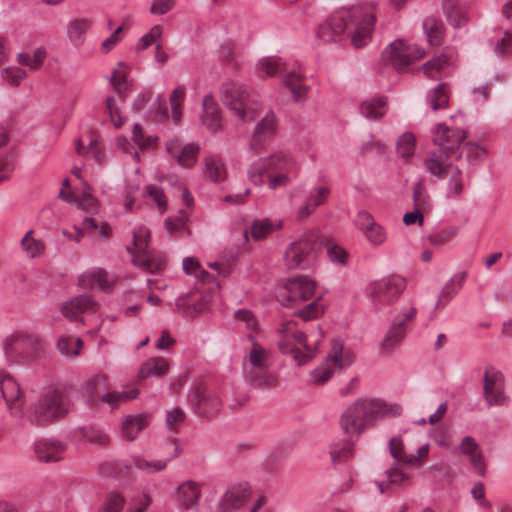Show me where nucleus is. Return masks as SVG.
Listing matches in <instances>:
<instances>
[{"instance_id": "nucleus-1", "label": "nucleus", "mask_w": 512, "mask_h": 512, "mask_svg": "<svg viewBox=\"0 0 512 512\" xmlns=\"http://www.w3.org/2000/svg\"><path fill=\"white\" fill-rule=\"evenodd\" d=\"M374 24L375 16L362 8H340L320 24L316 35L324 43L346 35L356 48H363L371 40Z\"/></svg>"}, {"instance_id": "nucleus-2", "label": "nucleus", "mask_w": 512, "mask_h": 512, "mask_svg": "<svg viewBox=\"0 0 512 512\" xmlns=\"http://www.w3.org/2000/svg\"><path fill=\"white\" fill-rule=\"evenodd\" d=\"M277 332L280 350L293 354L298 365L306 364L315 355L323 340V332L319 327L304 334L298 330L293 320L283 322Z\"/></svg>"}, {"instance_id": "nucleus-3", "label": "nucleus", "mask_w": 512, "mask_h": 512, "mask_svg": "<svg viewBox=\"0 0 512 512\" xmlns=\"http://www.w3.org/2000/svg\"><path fill=\"white\" fill-rule=\"evenodd\" d=\"M220 98L224 106L240 121H252L260 110V103L250 89L239 82L226 80L220 86Z\"/></svg>"}, {"instance_id": "nucleus-4", "label": "nucleus", "mask_w": 512, "mask_h": 512, "mask_svg": "<svg viewBox=\"0 0 512 512\" xmlns=\"http://www.w3.org/2000/svg\"><path fill=\"white\" fill-rule=\"evenodd\" d=\"M273 363L270 352L256 342L248 352L243 363L245 381L254 388L269 390L277 385V378L269 372Z\"/></svg>"}, {"instance_id": "nucleus-5", "label": "nucleus", "mask_w": 512, "mask_h": 512, "mask_svg": "<svg viewBox=\"0 0 512 512\" xmlns=\"http://www.w3.org/2000/svg\"><path fill=\"white\" fill-rule=\"evenodd\" d=\"M255 72L259 78L282 76L283 85L289 88L295 101H302L307 94L303 84V74L296 69H289L287 64L277 56H265L258 60Z\"/></svg>"}, {"instance_id": "nucleus-6", "label": "nucleus", "mask_w": 512, "mask_h": 512, "mask_svg": "<svg viewBox=\"0 0 512 512\" xmlns=\"http://www.w3.org/2000/svg\"><path fill=\"white\" fill-rule=\"evenodd\" d=\"M70 399L57 389L46 392L35 404L31 405L26 417L30 423L46 425L65 417L70 410Z\"/></svg>"}, {"instance_id": "nucleus-7", "label": "nucleus", "mask_w": 512, "mask_h": 512, "mask_svg": "<svg viewBox=\"0 0 512 512\" xmlns=\"http://www.w3.org/2000/svg\"><path fill=\"white\" fill-rule=\"evenodd\" d=\"M268 172H287L298 175L299 163L288 153L275 152L269 157L259 158L254 161L248 169V178L255 185L264 183L265 175Z\"/></svg>"}, {"instance_id": "nucleus-8", "label": "nucleus", "mask_w": 512, "mask_h": 512, "mask_svg": "<svg viewBox=\"0 0 512 512\" xmlns=\"http://www.w3.org/2000/svg\"><path fill=\"white\" fill-rule=\"evenodd\" d=\"M150 231L141 227L134 231L133 248L128 250L133 254V263L148 273H157L165 267V257L160 252L148 250Z\"/></svg>"}, {"instance_id": "nucleus-9", "label": "nucleus", "mask_w": 512, "mask_h": 512, "mask_svg": "<svg viewBox=\"0 0 512 512\" xmlns=\"http://www.w3.org/2000/svg\"><path fill=\"white\" fill-rule=\"evenodd\" d=\"M322 248L319 236L310 232L298 241L292 242L286 249L284 261L289 269L307 268Z\"/></svg>"}, {"instance_id": "nucleus-10", "label": "nucleus", "mask_w": 512, "mask_h": 512, "mask_svg": "<svg viewBox=\"0 0 512 512\" xmlns=\"http://www.w3.org/2000/svg\"><path fill=\"white\" fill-rule=\"evenodd\" d=\"M425 51L418 45L396 39L387 45L381 53V61L398 72L408 70L411 63L421 59Z\"/></svg>"}, {"instance_id": "nucleus-11", "label": "nucleus", "mask_w": 512, "mask_h": 512, "mask_svg": "<svg viewBox=\"0 0 512 512\" xmlns=\"http://www.w3.org/2000/svg\"><path fill=\"white\" fill-rule=\"evenodd\" d=\"M41 350L40 339L32 334L15 332L3 341V351L8 361H32Z\"/></svg>"}, {"instance_id": "nucleus-12", "label": "nucleus", "mask_w": 512, "mask_h": 512, "mask_svg": "<svg viewBox=\"0 0 512 512\" xmlns=\"http://www.w3.org/2000/svg\"><path fill=\"white\" fill-rule=\"evenodd\" d=\"M406 288V280L399 275H391L371 282L367 292L376 309L396 302Z\"/></svg>"}, {"instance_id": "nucleus-13", "label": "nucleus", "mask_w": 512, "mask_h": 512, "mask_svg": "<svg viewBox=\"0 0 512 512\" xmlns=\"http://www.w3.org/2000/svg\"><path fill=\"white\" fill-rule=\"evenodd\" d=\"M188 400L195 413L201 417H212L216 415L222 406L220 398L201 384L192 386L188 393Z\"/></svg>"}, {"instance_id": "nucleus-14", "label": "nucleus", "mask_w": 512, "mask_h": 512, "mask_svg": "<svg viewBox=\"0 0 512 512\" xmlns=\"http://www.w3.org/2000/svg\"><path fill=\"white\" fill-rule=\"evenodd\" d=\"M314 295L315 282L308 276H296L286 284L285 292L279 295V300L283 305L294 306L312 299Z\"/></svg>"}, {"instance_id": "nucleus-15", "label": "nucleus", "mask_w": 512, "mask_h": 512, "mask_svg": "<svg viewBox=\"0 0 512 512\" xmlns=\"http://www.w3.org/2000/svg\"><path fill=\"white\" fill-rule=\"evenodd\" d=\"M484 399L488 406H504L508 402L504 375L494 367L486 368L484 373Z\"/></svg>"}, {"instance_id": "nucleus-16", "label": "nucleus", "mask_w": 512, "mask_h": 512, "mask_svg": "<svg viewBox=\"0 0 512 512\" xmlns=\"http://www.w3.org/2000/svg\"><path fill=\"white\" fill-rule=\"evenodd\" d=\"M359 401L367 426L378 419L395 417L402 413L401 405L396 402H388L381 398H359Z\"/></svg>"}, {"instance_id": "nucleus-17", "label": "nucleus", "mask_w": 512, "mask_h": 512, "mask_svg": "<svg viewBox=\"0 0 512 512\" xmlns=\"http://www.w3.org/2000/svg\"><path fill=\"white\" fill-rule=\"evenodd\" d=\"M467 134L461 129H451L439 123L433 130V142L446 157H450L460 147Z\"/></svg>"}, {"instance_id": "nucleus-18", "label": "nucleus", "mask_w": 512, "mask_h": 512, "mask_svg": "<svg viewBox=\"0 0 512 512\" xmlns=\"http://www.w3.org/2000/svg\"><path fill=\"white\" fill-rule=\"evenodd\" d=\"M201 496L202 484L192 479L180 482L173 492V499L178 507L186 511H197Z\"/></svg>"}, {"instance_id": "nucleus-19", "label": "nucleus", "mask_w": 512, "mask_h": 512, "mask_svg": "<svg viewBox=\"0 0 512 512\" xmlns=\"http://www.w3.org/2000/svg\"><path fill=\"white\" fill-rule=\"evenodd\" d=\"M340 426L343 432L351 436H360L367 427L362 414L359 398L349 403L340 416Z\"/></svg>"}, {"instance_id": "nucleus-20", "label": "nucleus", "mask_w": 512, "mask_h": 512, "mask_svg": "<svg viewBox=\"0 0 512 512\" xmlns=\"http://www.w3.org/2000/svg\"><path fill=\"white\" fill-rule=\"evenodd\" d=\"M199 144L192 142L182 145L177 138H170L166 142L167 153L176 159L178 165L184 168H191L197 162Z\"/></svg>"}, {"instance_id": "nucleus-21", "label": "nucleus", "mask_w": 512, "mask_h": 512, "mask_svg": "<svg viewBox=\"0 0 512 512\" xmlns=\"http://www.w3.org/2000/svg\"><path fill=\"white\" fill-rule=\"evenodd\" d=\"M0 391L7 409L11 414L17 416L20 411L23 392L15 378L5 371H0Z\"/></svg>"}, {"instance_id": "nucleus-22", "label": "nucleus", "mask_w": 512, "mask_h": 512, "mask_svg": "<svg viewBox=\"0 0 512 512\" xmlns=\"http://www.w3.org/2000/svg\"><path fill=\"white\" fill-rule=\"evenodd\" d=\"M357 221L360 230L373 247L381 246L386 242V229L377 223L369 212L360 211L357 215Z\"/></svg>"}, {"instance_id": "nucleus-23", "label": "nucleus", "mask_w": 512, "mask_h": 512, "mask_svg": "<svg viewBox=\"0 0 512 512\" xmlns=\"http://www.w3.org/2000/svg\"><path fill=\"white\" fill-rule=\"evenodd\" d=\"M331 189L328 185H316L311 188L305 201L296 210L298 220H303L314 213L317 207L323 205L330 195Z\"/></svg>"}, {"instance_id": "nucleus-24", "label": "nucleus", "mask_w": 512, "mask_h": 512, "mask_svg": "<svg viewBox=\"0 0 512 512\" xmlns=\"http://www.w3.org/2000/svg\"><path fill=\"white\" fill-rule=\"evenodd\" d=\"M251 494L247 483H241L229 487L220 498L218 503V512H229L240 508Z\"/></svg>"}, {"instance_id": "nucleus-25", "label": "nucleus", "mask_w": 512, "mask_h": 512, "mask_svg": "<svg viewBox=\"0 0 512 512\" xmlns=\"http://www.w3.org/2000/svg\"><path fill=\"white\" fill-rule=\"evenodd\" d=\"M336 370H345L352 366L355 361L353 350L346 346L340 339H334L331 342V348L325 358Z\"/></svg>"}, {"instance_id": "nucleus-26", "label": "nucleus", "mask_w": 512, "mask_h": 512, "mask_svg": "<svg viewBox=\"0 0 512 512\" xmlns=\"http://www.w3.org/2000/svg\"><path fill=\"white\" fill-rule=\"evenodd\" d=\"M93 27V22L87 17H75L68 21L65 33L68 42L75 48H80L86 41L87 34Z\"/></svg>"}, {"instance_id": "nucleus-27", "label": "nucleus", "mask_w": 512, "mask_h": 512, "mask_svg": "<svg viewBox=\"0 0 512 512\" xmlns=\"http://www.w3.org/2000/svg\"><path fill=\"white\" fill-rule=\"evenodd\" d=\"M202 110V125L211 132L219 131L222 127L221 109L212 94L204 96Z\"/></svg>"}, {"instance_id": "nucleus-28", "label": "nucleus", "mask_w": 512, "mask_h": 512, "mask_svg": "<svg viewBox=\"0 0 512 512\" xmlns=\"http://www.w3.org/2000/svg\"><path fill=\"white\" fill-rule=\"evenodd\" d=\"M459 451L468 458L471 466L478 475H485L486 466L483 454L474 438L465 436L460 442Z\"/></svg>"}, {"instance_id": "nucleus-29", "label": "nucleus", "mask_w": 512, "mask_h": 512, "mask_svg": "<svg viewBox=\"0 0 512 512\" xmlns=\"http://www.w3.org/2000/svg\"><path fill=\"white\" fill-rule=\"evenodd\" d=\"M97 303L88 294H82L70 299L62 305V314L70 320H77L87 311L95 312Z\"/></svg>"}, {"instance_id": "nucleus-30", "label": "nucleus", "mask_w": 512, "mask_h": 512, "mask_svg": "<svg viewBox=\"0 0 512 512\" xmlns=\"http://www.w3.org/2000/svg\"><path fill=\"white\" fill-rule=\"evenodd\" d=\"M152 420L149 413L142 412L134 415H127L121 422V435L124 439L133 441L137 434L144 430Z\"/></svg>"}, {"instance_id": "nucleus-31", "label": "nucleus", "mask_w": 512, "mask_h": 512, "mask_svg": "<svg viewBox=\"0 0 512 512\" xmlns=\"http://www.w3.org/2000/svg\"><path fill=\"white\" fill-rule=\"evenodd\" d=\"M276 128L277 120L275 113L272 110H269L255 126L251 140V147L253 149L260 148L265 140L274 134Z\"/></svg>"}, {"instance_id": "nucleus-32", "label": "nucleus", "mask_w": 512, "mask_h": 512, "mask_svg": "<svg viewBox=\"0 0 512 512\" xmlns=\"http://www.w3.org/2000/svg\"><path fill=\"white\" fill-rule=\"evenodd\" d=\"M456 57L452 50H446L439 56L426 62L422 69L428 78H435L437 74H447L451 67L455 64Z\"/></svg>"}, {"instance_id": "nucleus-33", "label": "nucleus", "mask_w": 512, "mask_h": 512, "mask_svg": "<svg viewBox=\"0 0 512 512\" xmlns=\"http://www.w3.org/2000/svg\"><path fill=\"white\" fill-rule=\"evenodd\" d=\"M112 282L107 271L102 268L88 269L79 277V283L83 288L106 290L111 287Z\"/></svg>"}, {"instance_id": "nucleus-34", "label": "nucleus", "mask_w": 512, "mask_h": 512, "mask_svg": "<svg viewBox=\"0 0 512 512\" xmlns=\"http://www.w3.org/2000/svg\"><path fill=\"white\" fill-rule=\"evenodd\" d=\"M34 450L41 461H58L65 450V446L54 439H43L35 443Z\"/></svg>"}, {"instance_id": "nucleus-35", "label": "nucleus", "mask_w": 512, "mask_h": 512, "mask_svg": "<svg viewBox=\"0 0 512 512\" xmlns=\"http://www.w3.org/2000/svg\"><path fill=\"white\" fill-rule=\"evenodd\" d=\"M76 151L79 155L92 159L97 163L105 161V154L102 151L101 145L94 135L81 137L76 143Z\"/></svg>"}, {"instance_id": "nucleus-36", "label": "nucleus", "mask_w": 512, "mask_h": 512, "mask_svg": "<svg viewBox=\"0 0 512 512\" xmlns=\"http://www.w3.org/2000/svg\"><path fill=\"white\" fill-rule=\"evenodd\" d=\"M449 157H446L441 151H433L429 157L425 160V167L431 176L436 179H443L446 177L450 170L454 169L453 166L448 162Z\"/></svg>"}, {"instance_id": "nucleus-37", "label": "nucleus", "mask_w": 512, "mask_h": 512, "mask_svg": "<svg viewBox=\"0 0 512 512\" xmlns=\"http://www.w3.org/2000/svg\"><path fill=\"white\" fill-rule=\"evenodd\" d=\"M467 278V273L460 271L455 273L442 288L436 306H445L448 304L454 296H456L462 289Z\"/></svg>"}, {"instance_id": "nucleus-38", "label": "nucleus", "mask_w": 512, "mask_h": 512, "mask_svg": "<svg viewBox=\"0 0 512 512\" xmlns=\"http://www.w3.org/2000/svg\"><path fill=\"white\" fill-rule=\"evenodd\" d=\"M107 375L104 373H97L85 381L81 386V395L85 401L92 406L99 405L98 388L106 387Z\"/></svg>"}, {"instance_id": "nucleus-39", "label": "nucleus", "mask_w": 512, "mask_h": 512, "mask_svg": "<svg viewBox=\"0 0 512 512\" xmlns=\"http://www.w3.org/2000/svg\"><path fill=\"white\" fill-rule=\"evenodd\" d=\"M283 222L280 219L261 218L252 222L250 234L254 241H262L273 232L280 230Z\"/></svg>"}, {"instance_id": "nucleus-40", "label": "nucleus", "mask_w": 512, "mask_h": 512, "mask_svg": "<svg viewBox=\"0 0 512 512\" xmlns=\"http://www.w3.org/2000/svg\"><path fill=\"white\" fill-rule=\"evenodd\" d=\"M361 115L368 120H380L387 112L386 97H371L360 104Z\"/></svg>"}, {"instance_id": "nucleus-41", "label": "nucleus", "mask_w": 512, "mask_h": 512, "mask_svg": "<svg viewBox=\"0 0 512 512\" xmlns=\"http://www.w3.org/2000/svg\"><path fill=\"white\" fill-rule=\"evenodd\" d=\"M169 371V363L163 357H152L143 362L138 371L140 379L163 377Z\"/></svg>"}, {"instance_id": "nucleus-42", "label": "nucleus", "mask_w": 512, "mask_h": 512, "mask_svg": "<svg viewBox=\"0 0 512 512\" xmlns=\"http://www.w3.org/2000/svg\"><path fill=\"white\" fill-rule=\"evenodd\" d=\"M407 332L408 327L404 326L403 322L392 321L384 339L381 342V349L383 351H392L405 339Z\"/></svg>"}, {"instance_id": "nucleus-43", "label": "nucleus", "mask_w": 512, "mask_h": 512, "mask_svg": "<svg viewBox=\"0 0 512 512\" xmlns=\"http://www.w3.org/2000/svg\"><path fill=\"white\" fill-rule=\"evenodd\" d=\"M127 73L126 65L123 62H118L117 66L112 69V74L109 78L111 86L122 99L126 97L131 86Z\"/></svg>"}, {"instance_id": "nucleus-44", "label": "nucleus", "mask_w": 512, "mask_h": 512, "mask_svg": "<svg viewBox=\"0 0 512 512\" xmlns=\"http://www.w3.org/2000/svg\"><path fill=\"white\" fill-rule=\"evenodd\" d=\"M422 26L429 45L439 46L444 37V26L442 21L435 16H428L423 20Z\"/></svg>"}, {"instance_id": "nucleus-45", "label": "nucleus", "mask_w": 512, "mask_h": 512, "mask_svg": "<svg viewBox=\"0 0 512 512\" xmlns=\"http://www.w3.org/2000/svg\"><path fill=\"white\" fill-rule=\"evenodd\" d=\"M59 196L69 203H76L79 207L89 213H94L98 209L97 199L90 193V187H87L81 195H74L73 193H66L63 190L59 192Z\"/></svg>"}, {"instance_id": "nucleus-46", "label": "nucleus", "mask_w": 512, "mask_h": 512, "mask_svg": "<svg viewBox=\"0 0 512 512\" xmlns=\"http://www.w3.org/2000/svg\"><path fill=\"white\" fill-rule=\"evenodd\" d=\"M34 231L31 229L25 233L21 239L20 246L28 258L34 259L41 257L45 253V243L42 240L33 237Z\"/></svg>"}, {"instance_id": "nucleus-47", "label": "nucleus", "mask_w": 512, "mask_h": 512, "mask_svg": "<svg viewBox=\"0 0 512 512\" xmlns=\"http://www.w3.org/2000/svg\"><path fill=\"white\" fill-rule=\"evenodd\" d=\"M404 466L403 462L394 461L385 471L389 485L399 488L411 481L412 475L405 471Z\"/></svg>"}, {"instance_id": "nucleus-48", "label": "nucleus", "mask_w": 512, "mask_h": 512, "mask_svg": "<svg viewBox=\"0 0 512 512\" xmlns=\"http://www.w3.org/2000/svg\"><path fill=\"white\" fill-rule=\"evenodd\" d=\"M204 175L213 182H219L226 177V167L223 160L214 155L205 157Z\"/></svg>"}, {"instance_id": "nucleus-49", "label": "nucleus", "mask_w": 512, "mask_h": 512, "mask_svg": "<svg viewBox=\"0 0 512 512\" xmlns=\"http://www.w3.org/2000/svg\"><path fill=\"white\" fill-rule=\"evenodd\" d=\"M139 395V390L133 388L123 391H111L100 396L99 404L106 403L112 410L116 409L122 402L135 399Z\"/></svg>"}, {"instance_id": "nucleus-50", "label": "nucleus", "mask_w": 512, "mask_h": 512, "mask_svg": "<svg viewBox=\"0 0 512 512\" xmlns=\"http://www.w3.org/2000/svg\"><path fill=\"white\" fill-rule=\"evenodd\" d=\"M448 177L446 197L448 199H459L464 191L462 171L455 167L446 175Z\"/></svg>"}, {"instance_id": "nucleus-51", "label": "nucleus", "mask_w": 512, "mask_h": 512, "mask_svg": "<svg viewBox=\"0 0 512 512\" xmlns=\"http://www.w3.org/2000/svg\"><path fill=\"white\" fill-rule=\"evenodd\" d=\"M426 102L428 107L433 111L446 108L449 103L446 85L439 83L432 91L428 92Z\"/></svg>"}, {"instance_id": "nucleus-52", "label": "nucleus", "mask_w": 512, "mask_h": 512, "mask_svg": "<svg viewBox=\"0 0 512 512\" xmlns=\"http://www.w3.org/2000/svg\"><path fill=\"white\" fill-rule=\"evenodd\" d=\"M354 455V443L348 440L334 442L330 447V456L334 464L348 461Z\"/></svg>"}, {"instance_id": "nucleus-53", "label": "nucleus", "mask_w": 512, "mask_h": 512, "mask_svg": "<svg viewBox=\"0 0 512 512\" xmlns=\"http://www.w3.org/2000/svg\"><path fill=\"white\" fill-rule=\"evenodd\" d=\"M416 138L411 132L403 133L397 140V154L405 162L411 160L415 153Z\"/></svg>"}, {"instance_id": "nucleus-54", "label": "nucleus", "mask_w": 512, "mask_h": 512, "mask_svg": "<svg viewBox=\"0 0 512 512\" xmlns=\"http://www.w3.org/2000/svg\"><path fill=\"white\" fill-rule=\"evenodd\" d=\"M459 227L456 225H446L433 230L428 235V241L435 246L443 245L451 241L458 233Z\"/></svg>"}, {"instance_id": "nucleus-55", "label": "nucleus", "mask_w": 512, "mask_h": 512, "mask_svg": "<svg viewBox=\"0 0 512 512\" xmlns=\"http://www.w3.org/2000/svg\"><path fill=\"white\" fill-rule=\"evenodd\" d=\"M170 460L171 458L161 460L148 459L145 457H135L133 458V465L135 466V468L142 470L146 473H156L164 470Z\"/></svg>"}, {"instance_id": "nucleus-56", "label": "nucleus", "mask_w": 512, "mask_h": 512, "mask_svg": "<svg viewBox=\"0 0 512 512\" xmlns=\"http://www.w3.org/2000/svg\"><path fill=\"white\" fill-rule=\"evenodd\" d=\"M219 53L225 62L232 68L237 69L240 66V51L233 42L224 41L221 43Z\"/></svg>"}, {"instance_id": "nucleus-57", "label": "nucleus", "mask_w": 512, "mask_h": 512, "mask_svg": "<svg viewBox=\"0 0 512 512\" xmlns=\"http://www.w3.org/2000/svg\"><path fill=\"white\" fill-rule=\"evenodd\" d=\"M413 200L415 209L420 210L421 213L431 209L430 198L421 181H417L413 185Z\"/></svg>"}, {"instance_id": "nucleus-58", "label": "nucleus", "mask_w": 512, "mask_h": 512, "mask_svg": "<svg viewBox=\"0 0 512 512\" xmlns=\"http://www.w3.org/2000/svg\"><path fill=\"white\" fill-rule=\"evenodd\" d=\"M207 303L208 298L206 296H202L198 302L193 301L190 303L185 299H179L176 304L178 309L183 312V315L186 318H193L206 307Z\"/></svg>"}, {"instance_id": "nucleus-59", "label": "nucleus", "mask_w": 512, "mask_h": 512, "mask_svg": "<svg viewBox=\"0 0 512 512\" xmlns=\"http://www.w3.org/2000/svg\"><path fill=\"white\" fill-rule=\"evenodd\" d=\"M497 56H505L512 51V31H504L490 40Z\"/></svg>"}, {"instance_id": "nucleus-60", "label": "nucleus", "mask_w": 512, "mask_h": 512, "mask_svg": "<svg viewBox=\"0 0 512 512\" xmlns=\"http://www.w3.org/2000/svg\"><path fill=\"white\" fill-rule=\"evenodd\" d=\"M57 347L62 355H79L82 340L71 336H61L57 342Z\"/></svg>"}, {"instance_id": "nucleus-61", "label": "nucleus", "mask_w": 512, "mask_h": 512, "mask_svg": "<svg viewBox=\"0 0 512 512\" xmlns=\"http://www.w3.org/2000/svg\"><path fill=\"white\" fill-rule=\"evenodd\" d=\"M447 21L454 27H460L466 22L464 3L451 4L450 9L443 7Z\"/></svg>"}, {"instance_id": "nucleus-62", "label": "nucleus", "mask_w": 512, "mask_h": 512, "mask_svg": "<svg viewBox=\"0 0 512 512\" xmlns=\"http://www.w3.org/2000/svg\"><path fill=\"white\" fill-rule=\"evenodd\" d=\"M183 271L187 275H193L198 280L207 282L210 275L201 267L199 261L194 257H186L182 261Z\"/></svg>"}, {"instance_id": "nucleus-63", "label": "nucleus", "mask_w": 512, "mask_h": 512, "mask_svg": "<svg viewBox=\"0 0 512 512\" xmlns=\"http://www.w3.org/2000/svg\"><path fill=\"white\" fill-rule=\"evenodd\" d=\"M334 372L335 369L326 359H324L317 368L311 371V381L316 385H323L331 379Z\"/></svg>"}, {"instance_id": "nucleus-64", "label": "nucleus", "mask_w": 512, "mask_h": 512, "mask_svg": "<svg viewBox=\"0 0 512 512\" xmlns=\"http://www.w3.org/2000/svg\"><path fill=\"white\" fill-rule=\"evenodd\" d=\"M188 217L187 211L179 210L175 216L168 217L165 220V229L172 234L182 233L185 230Z\"/></svg>"}]
</instances>
